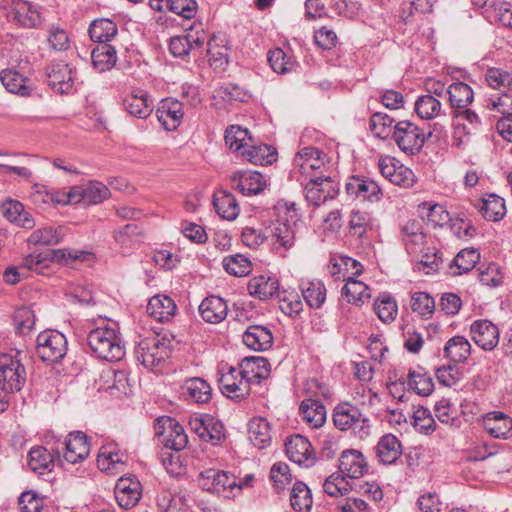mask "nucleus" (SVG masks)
<instances>
[{"label":"nucleus","mask_w":512,"mask_h":512,"mask_svg":"<svg viewBox=\"0 0 512 512\" xmlns=\"http://www.w3.org/2000/svg\"><path fill=\"white\" fill-rule=\"evenodd\" d=\"M87 343L99 359L114 362L125 355V347L117 329V323L102 321L87 335Z\"/></svg>","instance_id":"nucleus-1"},{"label":"nucleus","mask_w":512,"mask_h":512,"mask_svg":"<svg viewBox=\"0 0 512 512\" xmlns=\"http://www.w3.org/2000/svg\"><path fill=\"white\" fill-rule=\"evenodd\" d=\"M93 259L94 255L89 251L54 249L26 256L23 260V266L29 270H38L39 267L46 265L47 261H53L73 267L77 262H91Z\"/></svg>","instance_id":"nucleus-2"},{"label":"nucleus","mask_w":512,"mask_h":512,"mask_svg":"<svg viewBox=\"0 0 512 512\" xmlns=\"http://www.w3.org/2000/svg\"><path fill=\"white\" fill-rule=\"evenodd\" d=\"M333 422L340 431H353L359 438H365L370 433V420L358 407L349 403L341 402L334 407Z\"/></svg>","instance_id":"nucleus-3"},{"label":"nucleus","mask_w":512,"mask_h":512,"mask_svg":"<svg viewBox=\"0 0 512 512\" xmlns=\"http://www.w3.org/2000/svg\"><path fill=\"white\" fill-rule=\"evenodd\" d=\"M27 380L25 366L18 355H0V389L8 394L21 391Z\"/></svg>","instance_id":"nucleus-4"},{"label":"nucleus","mask_w":512,"mask_h":512,"mask_svg":"<svg viewBox=\"0 0 512 512\" xmlns=\"http://www.w3.org/2000/svg\"><path fill=\"white\" fill-rule=\"evenodd\" d=\"M154 430L155 435L166 448L180 451L187 446L188 437L184 428L169 416L157 418L154 423Z\"/></svg>","instance_id":"nucleus-5"},{"label":"nucleus","mask_w":512,"mask_h":512,"mask_svg":"<svg viewBox=\"0 0 512 512\" xmlns=\"http://www.w3.org/2000/svg\"><path fill=\"white\" fill-rule=\"evenodd\" d=\"M305 181V198L314 206H320L326 201L334 199L339 193L338 182L329 175L313 174L309 180Z\"/></svg>","instance_id":"nucleus-6"},{"label":"nucleus","mask_w":512,"mask_h":512,"mask_svg":"<svg viewBox=\"0 0 512 512\" xmlns=\"http://www.w3.org/2000/svg\"><path fill=\"white\" fill-rule=\"evenodd\" d=\"M36 343V352L44 362H58L67 352L66 337L55 330L41 332Z\"/></svg>","instance_id":"nucleus-7"},{"label":"nucleus","mask_w":512,"mask_h":512,"mask_svg":"<svg viewBox=\"0 0 512 512\" xmlns=\"http://www.w3.org/2000/svg\"><path fill=\"white\" fill-rule=\"evenodd\" d=\"M393 139L403 152L414 155L423 147L426 136L416 124L402 120L393 127Z\"/></svg>","instance_id":"nucleus-8"},{"label":"nucleus","mask_w":512,"mask_h":512,"mask_svg":"<svg viewBox=\"0 0 512 512\" xmlns=\"http://www.w3.org/2000/svg\"><path fill=\"white\" fill-rule=\"evenodd\" d=\"M169 347L159 335L142 339L135 349L137 360L146 368L153 369L169 357Z\"/></svg>","instance_id":"nucleus-9"},{"label":"nucleus","mask_w":512,"mask_h":512,"mask_svg":"<svg viewBox=\"0 0 512 512\" xmlns=\"http://www.w3.org/2000/svg\"><path fill=\"white\" fill-rule=\"evenodd\" d=\"M6 17L10 23L26 29L38 28L43 22L39 7L25 0H11Z\"/></svg>","instance_id":"nucleus-10"},{"label":"nucleus","mask_w":512,"mask_h":512,"mask_svg":"<svg viewBox=\"0 0 512 512\" xmlns=\"http://www.w3.org/2000/svg\"><path fill=\"white\" fill-rule=\"evenodd\" d=\"M198 485L207 492L223 495L225 498L230 497L228 493L234 488H242V483H237L233 475L216 469H206L200 472Z\"/></svg>","instance_id":"nucleus-11"},{"label":"nucleus","mask_w":512,"mask_h":512,"mask_svg":"<svg viewBox=\"0 0 512 512\" xmlns=\"http://www.w3.org/2000/svg\"><path fill=\"white\" fill-rule=\"evenodd\" d=\"M293 163L304 180H309L313 174L325 175L326 154L314 147H304L296 154Z\"/></svg>","instance_id":"nucleus-12"},{"label":"nucleus","mask_w":512,"mask_h":512,"mask_svg":"<svg viewBox=\"0 0 512 512\" xmlns=\"http://www.w3.org/2000/svg\"><path fill=\"white\" fill-rule=\"evenodd\" d=\"M47 82L51 89L58 94H68L72 91L75 80L74 69L64 61H53L46 69Z\"/></svg>","instance_id":"nucleus-13"},{"label":"nucleus","mask_w":512,"mask_h":512,"mask_svg":"<svg viewBox=\"0 0 512 512\" xmlns=\"http://www.w3.org/2000/svg\"><path fill=\"white\" fill-rule=\"evenodd\" d=\"M219 388L226 397L239 401L250 394L251 383L239 369L230 367L229 371L219 378Z\"/></svg>","instance_id":"nucleus-14"},{"label":"nucleus","mask_w":512,"mask_h":512,"mask_svg":"<svg viewBox=\"0 0 512 512\" xmlns=\"http://www.w3.org/2000/svg\"><path fill=\"white\" fill-rule=\"evenodd\" d=\"M287 457L303 467H311L316 462V455L309 440L302 435H294L285 443Z\"/></svg>","instance_id":"nucleus-15"},{"label":"nucleus","mask_w":512,"mask_h":512,"mask_svg":"<svg viewBox=\"0 0 512 512\" xmlns=\"http://www.w3.org/2000/svg\"><path fill=\"white\" fill-rule=\"evenodd\" d=\"M470 333L475 344L485 351H492L499 343V329L487 319L474 321Z\"/></svg>","instance_id":"nucleus-16"},{"label":"nucleus","mask_w":512,"mask_h":512,"mask_svg":"<svg viewBox=\"0 0 512 512\" xmlns=\"http://www.w3.org/2000/svg\"><path fill=\"white\" fill-rule=\"evenodd\" d=\"M142 485L135 477H121L115 485V498L119 506L128 510L141 498Z\"/></svg>","instance_id":"nucleus-17"},{"label":"nucleus","mask_w":512,"mask_h":512,"mask_svg":"<svg viewBox=\"0 0 512 512\" xmlns=\"http://www.w3.org/2000/svg\"><path fill=\"white\" fill-rule=\"evenodd\" d=\"M339 471L344 478L358 479L368 470L364 455L356 449H348L341 453L339 458Z\"/></svg>","instance_id":"nucleus-18"},{"label":"nucleus","mask_w":512,"mask_h":512,"mask_svg":"<svg viewBox=\"0 0 512 512\" xmlns=\"http://www.w3.org/2000/svg\"><path fill=\"white\" fill-rule=\"evenodd\" d=\"M156 116L167 131H173L184 117L183 103L173 98L163 99L157 107Z\"/></svg>","instance_id":"nucleus-19"},{"label":"nucleus","mask_w":512,"mask_h":512,"mask_svg":"<svg viewBox=\"0 0 512 512\" xmlns=\"http://www.w3.org/2000/svg\"><path fill=\"white\" fill-rule=\"evenodd\" d=\"M483 429L493 438L508 439L512 437V418L501 412L491 411L482 418Z\"/></svg>","instance_id":"nucleus-20"},{"label":"nucleus","mask_w":512,"mask_h":512,"mask_svg":"<svg viewBox=\"0 0 512 512\" xmlns=\"http://www.w3.org/2000/svg\"><path fill=\"white\" fill-rule=\"evenodd\" d=\"M231 185L245 196L262 192L266 182L256 171H237L231 176Z\"/></svg>","instance_id":"nucleus-21"},{"label":"nucleus","mask_w":512,"mask_h":512,"mask_svg":"<svg viewBox=\"0 0 512 512\" xmlns=\"http://www.w3.org/2000/svg\"><path fill=\"white\" fill-rule=\"evenodd\" d=\"M123 107L131 116L146 119L151 115L154 105L147 92L134 90L124 97Z\"/></svg>","instance_id":"nucleus-22"},{"label":"nucleus","mask_w":512,"mask_h":512,"mask_svg":"<svg viewBox=\"0 0 512 512\" xmlns=\"http://www.w3.org/2000/svg\"><path fill=\"white\" fill-rule=\"evenodd\" d=\"M64 445V459L71 464L81 462L89 455L90 445L87 441V436L83 432L75 431L69 433Z\"/></svg>","instance_id":"nucleus-23"},{"label":"nucleus","mask_w":512,"mask_h":512,"mask_svg":"<svg viewBox=\"0 0 512 512\" xmlns=\"http://www.w3.org/2000/svg\"><path fill=\"white\" fill-rule=\"evenodd\" d=\"M402 240L410 254L423 252L426 244V234L418 220H409L401 228Z\"/></svg>","instance_id":"nucleus-24"},{"label":"nucleus","mask_w":512,"mask_h":512,"mask_svg":"<svg viewBox=\"0 0 512 512\" xmlns=\"http://www.w3.org/2000/svg\"><path fill=\"white\" fill-rule=\"evenodd\" d=\"M239 370L251 384L268 378L271 371L268 360L261 356L245 357L239 364Z\"/></svg>","instance_id":"nucleus-25"},{"label":"nucleus","mask_w":512,"mask_h":512,"mask_svg":"<svg viewBox=\"0 0 512 512\" xmlns=\"http://www.w3.org/2000/svg\"><path fill=\"white\" fill-rule=\"evenodd\" d=\"M243 343L255 351L268 350L273 344V334L271 330L262 325H250L243 333Z\"/></svg>","instance_id":"nucleus-26"},{"label":"nucleus","mask_w":512,"mask_h":512,"mask_svg":"<svg viewBox=\"0 0 512 512\" xmlns=\"http://www.w3.org/2000/svg\"><path fill=\"white\" fill-rule=\"evenodd\" d=\"M199 312L205 322L217 324L226 318L228 306L223 298L212 295L201 302Z\"/></svg>","instance_id":"nucleus-27"},{"label":"nucleus","mask_w":512,"mask_h":512,"mask_svg":"<svg viewBox=\"0 0 512 512\" xmlns=\"http://www.w3.org/2000/svg\"><path fill=\"white\" fill-rule=\"evenodd\" d=\"M177 306L167 295L153 296L147 305L148 314L159 322H168L176 314Z\"/></svg>","instance_id":"nucleus-28"},{"label":"nucleus","mask_w":512,"mask_h":512,"mask_svg":"<svg viewBox=\"0 0 512 512\" xmlns=\"http://www.w3.org/2000/svg\"><path fill=\"white\" fill-rule=\"evenodd\" d=\"M248 291L254 298L268 300L279 293V282L272 276H255L249 280Z\"/></svg>","instance_id":"nucleus-29"},{"label":"nucleus","mask_w":512,"mask_h":512,"mask_svg":"<svg viewBox=\"0 0 512 512\" xmlns=\"http://www.w3.org/2000/svg\"><path fill=\"white\" fill-rule=\"evenodd\" d=\"M375 450L379 461L385 465L395 463L402 454V446L399 439L390 433L383 435L379 439Z\"/></svg>","instance_id":"nucleus-30"},{"label":"nucleus","mask_w":512,"mask_h":512,"mask_svg":"<svg viewBox=\"0 0 512 512\" xmlns=\"http://www.w3.org/2000/svg\"><path fill=\"white\" fill-rule=\"evenodd\" d=\"M299 413L302 420L311 428H319L326 421L325 406L316 399L303 400L299 406Z\"/></svg>","instance_id":"nucleus-31"},{"label":"nucleus","mask_w":512,"mask_h":512,"mask_svg":"<svg viewBox=\"0 0 512 512\" xmlns=\"http://www.w3.org/2000/svg\"><path fill=\"white\" fill-rule=\"evenodd\" d=\"M447 96L451 112L469 107L474 100L472 88L464 82H454L447 88Z\"/></svg>","instance_id":"nucleus-32"},{"label":"nucleus","mask_w":512,"mask_h":512,"mask_svg":"<svg viewBox=\"0 0 512 512\" xmlns=\"http://www.w3.org/2000/svg\"><path fill=\"white\" fill-rule=\"evenodd\" d=\"M88 33L92 41L103 45L108 44L116 37L118 28L111 19L99 18L91 22Z\"/></svg>","instance_id":"nucleus-33"},{"label":"nucleus","mask_w":512,"mask_h":512,"mask_svg":"<svg viewBox=\"0 0 512 512\" xmlns=\"http://www.w3.org/2000/svg\"><path fill=\"white\" fill-rule=\"evenodd\" d=\"M213 205L217 214L229 221L236 219L240 211L234 195L225 190L214 193Z\"/></svg>","instance_id":"nucleus-34"},{"label":"nucleus","mask_w":512,"mask_h":512,"mask_svg":"<svg viewBox=\"0 0 512 512\" xmlns=\"http://www.w3.org/2000/svg\"><path fill=\"white\" fill-rule=\"evenodd\" d=\"M249 439L258 449H264L270 445L272 436L269 422L262 417H255L248 425Z\"/></svg>","instance_id":"nucleus-35"},{"label":"nucleus","mask_w":512,"mask_h":512,"mask_svg":"<svg viewBox=\"0 0 512 512\" xmlns=\"http://www.w3.org/2000/svg\"><path fill=\"white\" fill-rule=\"evenodd\" d=\"M444 357L454 364L465 362L471 354V344L463 336L450 338L443 349Z\"/></svg>","instance_id":"nucleus-36"},{"label":"nucleus","mask_w":512,"mask_h":512,"mask_svg":"<svg viewBox=\"0 0 512 512\" xmlns=\"http://www.w3.org/2000/svg\"><path fill=\"white\" fill-rule=\"evenodd\" d=\"M244 159L254 165H270L277 159L276 150L267 144L251 145L241 152Z\"/></svg>","instance_id":"nucleus-37"},{"label":"nucleus","mask_w":512,"mask_h":512,"mask_svg":"<svg viewBox=\"0 0 512 512\" xmlns=\"http://www.w3.org/2000/svg\"><path fill=\"white\" fill-rule=\"evenodd\" d=\"M28 467L39 475L51 472L54 467V456L43 446L33 447L28 454Z\"/></svg>","instance_id":"nucleus-38"},{"label":"nucleus","mask_w":512,"mask_h":512,"mask_svg":"<svg viewBox=\"0 0 512 512\" xmlns=\"http://www.w3.org/2000/svg\"><path fill=\"white\" fill-rule=\"evenodd\" d=\"M93 67L100 73L112 69L117 62V52L110 44H99L91 51Z\"/></svg>","instance_id":"nucleus-39"},{"label":"nucleus","mask_w":512,"mask_h":512,"mask_svg":"<svg viewBox=\"0 0 512 512\" xmlns=\"http://www.w3.org/2000/svg\"><path fill=\"white\" fill-rule=\"evenodd\" d=\"M0 80L6 90L10 93L28 96L31 92L29 80L16 70H2L0 72Z\"/></svg>","instance_id":"nucleus-40"},{"label":"nucleus","mask_w":512,"mask_h":512,"mask_svg":"<svg viewBox=\"0 0 512 512\" xmlns=\"http://www.w3.org/2000/svg\"><path fill=\"white\" fill-rule=\"evenodd\" d=\"M183 394L195 403H207L212 397V389L207 381L195 377L185 381Z\"/></svg>","instance_id":"nucleus-41"},{"label":"nucleus","mask_w":512,"mask_h":512,"mask_svg":"<svg viewBox=\"0 0 512 512\" xmlns=\"http://www.w3.org/2000/svg\"><path fill=\"white\" fill-rule=\"evenodd\" d=\"M476 207L482 216L489 221H499L506 214L504 199L494 194L479 201Z\"/></svg>","instance_id":"nucleus-42"},{"label":"nucleus","mask_w":512,"mask_h":512,"mask_svg":"<svg viewBox=\"0 0 512 512\" xmlns=\"http://www.w3.org/2000/svg\"><path fill=\"white\" fill-rule=\"evenodd\" d=\"M302 295L311 308H320L326 299V288L322 281H303L300 285Z\"/></svg>","instance_id":"nucleus-43"},{"label":"nucleus","mask_w":512,"mask_h":512,"mask_svg":"<svg viewBox=\"0 0 512 512\" xmlns=\"http://www.w3.org/2000/svg\"><path fill=\"white\" fill-rule=\"evenodd\" d=\"M415 111L417 115L424 120L435 119L441 114H444L440 100L430 94L418 97L415 102Z\"/></svg>","instance_id":"nucleus-44"},{"label":"nucleus","mask_w":512,"mask_h":512,"mask_svg":"<svg viewBox=\"0 0 512 512\" xmlns=\"http://www.w3.org/2000/svg\"><path fill=\"white\" fill-rule=\"evenodd\" d=\"M342 294L347 298L348 302L355 305H362L371 297L370 288L365 283L354 278L348 279L342 288Z\"/></svg>","instance_id":"nucleus-45"},{"label":"nucleus","mask_w":512,"mask_h":512,"mask_svg":"<svg viewBox=\"0 0 512 512\" xmlns=\"http://www.w3.org/2000/svg\"><path fill=\"white\" fill-rule=\"evenodd\" d=\"M374 311L383 323H391L396 319L398 306L395 299L387 293L380 294L374 301Z\"/></svg>","instance_id":"nucleus-46"},{"label":"nucleus","mask_w":512,"mask_h":512,"mask_svg":"<svg viewBox=\"0 0 512 512\" xmlns=\"http://www.w3.org/2000/svg\"><path fill=\"white\" fill-rule=\"evenodd\" d=\"M271 235L279 246L284 249H290L295 243L296 223L277 221L271 230Z\"/></svg>","instance_id":"nucleus-47"},{"label":"nucleus","mask_w":512,"mask_h":512,"mask_svg":"<svg viewBox=\"0 0 512 512\" xmlns=\"http://www.w3.org/2000/svg\"><path fill=\"white\" fill-rule=\"evenodd\" d=\"M64 236L62 227L46 226L35 230L28 238L33 245H56Z\"/></svg>","instance_id":"nucleus-48"},{"label":"nucleus","mask_w":512,"mask_h":512,"mask_svg":"<svg viewBox=\"0 0 512 512\" xmlns=\"http://www.w3.org/2000/svg\"><path fill=\"white\" fill-rule=\"evenodd\" d=\"M252 142V137L249 135L247 129L240 126H230L225 131V143L235 152H242Z\"/></svg>","instance_id":"nucleus-49"},{"label":"nucleus","mask_w":512,"mask_h":512,"mask_svg":"<svg viewBox=\"0 0 512 512\" xmlns=\"http://www.w3.org/2000/svg\"><path fill=\"white\" fill-rule=\"evenodd\" d=\"M480 259V253L476 249H463L454 258L450 265L452 273L460 275L472 270Z\"/></svg>","instance_id":"nucleus-50"},{"label":"nucleus","mask_w":512,"mask_h":512,"mask_svg":"<svg viewBox=\"0 0 512 512\" xmlns=\"http://www.w3.org/2000/svg\"><path fill=\"white\" fill-rule=\"evenodd\" d=\"M290 503L295 511H308L312 505V497L308 486L303 482H295L290 495Z\"/></svg>","instance_id":"nucleus-51"},{"label":"nucleus","mask_w":512,"mask_h":512,"mask_svg":"<svg viewBox=\"0 0 512 512\" xmlns=\"http://www.w3.org/2000/svg\"><path fill=\"white\" fill-rule=\"evenodd\" d=\"M408 386L415 393L421 396H428L433 392L434 383L426 373L417 370H410L408 374Z\"/></svg>","instance_id":"nucleus-52"},{"label":"nucleus","mask_w":512,"mask_h":512,"mask_svg":"<svg viewBox=\"0 0 512 512\" xmlns=\"http://www.w3.org/2000/svg\"><path fill=\"white\" fill-rule=\"evenodd\" d=\"M489 87L502 92H512V73L500 68H489L485 73Z\"/></svg>","instance_id":"nucleus-53"},{"label":"nucleus","mask_w":512,"mask_h":512,"mask_svg":"<svg viewBox=\"0 0 512 512\" xmlns=\"http://www.w3.org/2000/svg\"><path fill=\"white\" fill-rule=\"evenodd\" d=\"M370 230H372L370 215L365 211L353 210L349 220L350 234L358 238H363Z\"/></svg>","instance_id":"nucleus-54"},{"label":"nucleus","mask_w":512,"mask_h":512,"mask_svg":"<svg viewBox=\"0 0 512 512\" xmlns=\"http://www.w3.org/2000/svg\"><path fill=\"white\" fill-rule=\"evenodd\" d=\"M223 267L227 273L236 277H243L251 272V262L242 254L225 257L223 259Z\"/></svg>","instance_id":"nucleus-55"},{"label":"nucleus","mask_w":512,"mask_h":512,"mask_svg":"<svg viewBox=\"0 0 512 512\" xmlns=\"http://www.w3.org/2000/svg\"><path fill=\"white\" fill-rule=\"evenodd\" d=\"M410 306L413 312L424 318H429L435 311V301L426 292H415L411 297Z\"/></svg>","instance_id":"nucleus-56"},{"label":"nucleus","mask_w":512,"mask_h":512,"mask_svg":"<svg viewBox=\"0 0 512 512\" xmlns=\"http://www.w3.org/2000/svg\"><path fill=\"white\" fill-rule=\"evenodd\" d=\"M324 492L329 496L338 497L346 495L351 487L348 482L345 481V478L340 473H333L329 477L326 478L323 484Z\"/></svg>","instance_id":"nucleus-57"},{"label":"nucleus","mask_w":512,"mask_h":512,"mask_svg":"<svg viewBox=\"0 0 512 512\" xmlns=\"http://www.w3.org/2000/svg\"><path fill=\"white\" fill-rule=\"evenodd\" d=\"M166 8L185 19H192L197 14L198 4L195 0H167Z\"/></svg>","instance_id":"nucleus-58"},{"label":"nucleus","mask_w":512,"mask_h":512,"mask_svg":"<svg viewBox=\"0 0 512 512\" xmlns=\"http://www.w3.org/2000/svg\"><path fill=\"white\" fill-rule=\"evenodd\" d=\"M86 204L95 205L103 202L110 196V190L99 181H90L85 185Z\"/></svg>","instance_id":"nucleus-59"},{"label":"nucleus","mask_w":512,"mask_h":512,"mask_svg":"<svg viewBox=\"0 0 512 512\" xmlns=\"http://www.w3.org/2000/svg\"><path fill=\"white\" fill-rule=\"evenodd\" d=\"M13 322L18 333H29L35 325L34 312L29 307H21L15 311Z\"/></svg>","instance_id":"nucleus-60"},{"label":"nucleus","mask_w":512,"mask_h":512,"mask_svg":"<svg viewBox=\"0 0 512 512\" xmlns=\"http://www.w3.org/2000/svg\"><path fill=\"white\" fill-rule=\"evenodd\" d=\"M395 120L386 113L376 112L371 116L370 129L378 137H387Z\"/></svg>","instance_id":"nucleus-61"},{"label":"nucleus","mask_w":512,"mask_h":512,"mask_svg":"<svg viewBox=\"0 0 512 512\" xmlns=\"http://www.w3.org/2000/svg\"><path fill=\"white\" fill-rule=\"evenodd\" d=\"M413 425L424 434H430L435 430V421L432 415L423 407H418L413 412Z\"/></svg>","instance_id":"nucleus-62"},{"label":"nucleus","mask_w":512,"mask_h":512,"mask_svg":"<svg viewBox=\"0 0 512 512\" xmlns=\"http://www.w3.org/2000/svg\"><path fill=\"white\" fill-rule=\"evenodd\" d=\"M270 479L276 489H284L292 480L289 466L283 462L275 463L270 470Z\"/></svg>","instance_id":"nucleus-63"},{"label":"nucleus","mask_w":512,"mask_h":512,"mask_svg":"<svg viewBox=\"0 0 512 512\" xmlns=\"http://www.w3.org/2000/svg\"><path fill=\"white\" fill-rule=\"evenodd\" d=\"M216 42L215 38H211L207 42V55L209 57L208 61L211 66L214 68H221L223 65L227 64V54L226 48L224 46H219Z\"/></svg>","instance_id":"nucleus-64"}]
</instances>
